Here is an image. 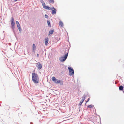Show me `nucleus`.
Returning <instances> with one entry per match:
<instances>
[{
    "mask_svg": "<svg viewBox=\"0 0 124 124\" xmlns=\"http://www.w3.org/2000/svg\"><path fill=\"white\" fill-rule=\"evenodd\" d=\"M32 79L33 82L38 84L39 81V78L38 75L35 73H33L32 75Z\"/></svg>",
    "mask_w": 124,
    "mask_h": 124,
    "instance_id": "nucleus-1",
    "label": "nucleus"
},
{
    "mask_svg": "<svg viewBox=\"0 0 124 124\" xmlns=\"http://www.w3.org/2000/svg\"><path fill=\"white\" fill-rule=\"evenodd\" d=\"M68 54V53H66L64 56L60 57L59 58L60 61L61 62H63L67 58Z\"/></svg>",
    "mask_w": 124,
    "mask_h": 124,
    "instance_id": "nucleus-2",
    "label": "nucleus"
},
{
    "mask_svg": "<svg viewBox=\"0 0 124 124\" xmlns=\"http://www.w3.org/2000/svg\"><path fill=\"white\" fill-rule=\"evenodd\" d=\"M69 70V74L70 75H73L74 73V71L72 68L70 67H68Z\"/></svg>",
    "mask_w": 124,
    "mask_h": 124,
    "instance_id": "nucleus-3",
    "label": "nucleus"
},
{
    "mask_svg": "<svg viewBox=\"0 0 124 124\" xmlns=\"http://www.w3.org/2000/svg\"><path fill=\"white\" fill-rule=\"evenodd\" d=\"M52 14L53 15L55 14L56 12V10L54 7L52 8Z\"/></svg>",
    "mask_w": 124,
    "mask_h": 124,
    "instance_id": "nucleus-4",
    "label": "nucleus"
},
{
    "mask_svg": "<svg viewBox=\"0 0 124 124\" xmlns=\"http://www.w3.org/2000/svg\"><path fill=\"white\" fill-rule=\"evenodd\" d=\"M11 25L12 27H14L15 23L14 20V18L12 17L11 20Z\"/></svg>",
    "mask_w": 124,
    "mask_h": 124,
    "instance_id": "nucleus-5",
    "label": "nucleus"
},
{
    "mask_svg": "<svg viewBox=\"0 0 124 124\" xmlns=\"http://www.w3.org/2000/svg\"><path fill=\"white\" fill-rule=\"evenodd\" d=\"M16 23L17 25V27L19 29V31H20L21 30V28L20 27V24L19 23V22L17 21H16Z\"/></svg>",
    "mask_w": 124,
    "mask_h": 124,
    "instance_id": "nucleus-6",
    "label": "nucleus"
},
{
    "mask_svg": "<svg viewBox=\"0 0 124 124\" xmlns=\"http://www.w3.org/2000/svg\"><path fill=\"white\" fill-rule=\"evenodd\" d=\"M49 39L48 38H46L45 39V43L46 45V46L48 44Z\"/></svg>",
    "mask_w": 124,
    "mask_h": 124,
    "instance_id": "nucleus-7",
    "label": "nucleus"
},
{
    "mask_svg": "<svg viewBox=\"0 0 124 124\" xmlns=\"http://www.w3.org/2000/svg\"><path fill=\"white\" fill-rule=\"evenodd\" d=\"M36 66L37 67H38V68L39 70L40 69L42 68V65L40 64H37Z\"/></svg>",
    "mask_w": 124,
    "mask_h": 124,
    "instance_id": "nucleus-8",
    "label": "nucleus"
},
{
    "mask_svg": "<svg viewBox=\"0 0 124 124\" xmlns=\"http://www.w3.org/2000/svg\"><path fill=\"white\" fill-rule=\"evenodd\" d=\"M54 31V30H50L49 31V34H48L49 36L50 35L52 34L53 33Z\"/></svg>",
    "mask_w": 124,
    "mask_h": 124,
    "instance_id": "nucleus-9",
    "label": "nucleus"
},
{
    "mask_svg": "<svg viewBox=\"0 0 124 124\" xmlns=\"http://www.w3.org/2000/svg\"><path fill=\"white\" fill-rule=\"evenodd\" d=\"M85 100V97L84 96L83 98H82V99L81 100V101L80 102L79 104L81 105L82 104V103Z\"/></svg>",
    "mask_w": 124,
    "mask_h": 124,
    "instance_id": "nucleus-10",
    "label": "nucleus"
},
{
    "mask_svg": "<svg viewBox=\"0 0 124 124\" xmlns=\"http://www.w3.org/2000/svg\"><path fill=\"white\" fill-rule=\"evenodd\" d=\"M36 47L35 45L34 44H33V46H32V49H33V51H34V52L35 51V49H36Z\"/></svg>",
    "mask_w": 124,
    "mask_h": 124,
    "instance_id": "nucleus-11",
    "label": "nucleus"
},
{
    "mask_svg": "<svg viewBox=\"0 0 124 124\" xmlns=\"http://www.w3.org/2000/svg\"><path fill=\"white\" fill-rule=\"evenodd\" d=\"M59 25L60 27H62L63 25V24L61 21H60L59 23Z\"/></svg>",
    "mask_w": 124,
    "mask_h": 124,
    "instance_id": "nucleus-12",
    "label": "nucleus"
},
{
    "mask_svg": "<svg viewBox=\"0 0 124 124\" xmlns=\"http://www.w3.org/2000/svg\"><path fill=\"white\" fill-rule=\"evenodd\" d=\"M47 23L48 24V25L49 27H51V24L50 22L49 21H47Z\"/></svg>",
    "mask_w": 124,
    "mask_h": 124,
    "instance_id": "nucleus-13",
    "label": "nucleus"
},
{
    "mask_svg": "<svg viewBox=\"0 0 124 124\" xmlns=\"http://www.w3.org/2000/svg\"><path fill=\"white\" fill-rule=\"evenodd\" d=\"M57 82H58V84L60 83H61V85H62L63 84V82L62 81L60 80H57Z\"/></svg>",
    "mask_w": 124,
    "mask_h": 124,
    "instance_id": "nucleus-14",
    "label": "nucleus"
},
{
    "mask_svg": "<svg viewBox=\"0 0 124 124\" xmlns=\"http://www.w3.org/2000/svg\"><path fill=\"white\" fill-rule=\"evenodd\" d=\"M123 86L122 85H121L119 87V89L120 90H123Z\"/></svg>",
    "mask_w": 124,
    "mask_h": 124,
    "instance_id": "nucleus-15",
    "label": "nucleus"
},
{
    "mask_svg": "<svg viewBox=\"0 0 124 124\" xmlns=\"http://www.w3.org/2000/svg\"><path fill=\"white\" fill-rule=\"evenodd\" d=\"M93 107H94V106L92 105H88L87 106L88 108H93Z\"/></svg>",
    "mask_w": 124,
    "mask_h": 124,
    "instance_id": "nucleus-16",
    "label": "nucleus"
},
{
    "mask_svg": "<svg viewBox=\"0 0 124 124\" xmlns=\"http://www.w3.org/2000/svg\"><path fill=\"white\" fill-rule=\"evenodd\" d=\"M56 79L54 77H53L52 78V80L54 82L55 80Z\"/></svg>",
    "mask_w": 124,
    "mask_h": 124,
    "instance_id": "nucleus-17",
    "label": "nucleus"
},
{
    "mask_svg": "<svg viewBox=\"0 0 124 124\" xmlns=\"http://www.w3.org/2000/svg\"><path fill=\"white\" fill-rule=\"evenodd\" d=\"M49 1L51 3L53 4L54 2V0H49Z\"/></svg>",
    "mask_w": 124,
    "mask_h": 124,
    "instance_id": "nucleus-18",
    "label": "nucleus"
},
{
    "mask_svg": "<svg viewBox=\"0 0 124 124\" xmlns=\"http://www.w3.org/2000/svg\"><path fill=\"white\" fill-rule=\"evenodd\" d=\"M48 7V6H45L44 7V8L46 9H47Z\"/></svg>",
    "mask_w": 124,
    "mask_h": 124,
    "instance_id": "nucleus-19",
    "label": "nucleus"
},
{
    "mask_svg": "<svg viewBox=\"0 0 124 124\" xmlns=\"http://www.w3.org/2000/svg\"><path fill=\"white\" fill-rule=\"evenodd\" d=\"M57 80H58L57 79H56L55 80L54 82L56 84H58V82H57Z\"/></svg>",
    "mask_w": 124,
    "mask_h": 124,
    "instance_id": "nucleus-20",
    "label": "nucleus"
},
{
    "mask_svg": "<svg viewBox=\"0 0 124 124\" xmlns=\"http://www.w3.org/2000/svg\"><path fill=\"white\" fill-rule=\"evenodd\" d=\"M42 5H43V8H44V7L45 6H46L45 4L44 3L42 4Z\"/></svg>",
    "mask_w": 124,
    "mask_h": 124,
    "instance_id": "nucleus-21",
    "label": "nucleus"
},
{
    "mask_svg": "<svg viewBox=\"0 0 124 124\" xmlns=\"http://www.w3.org/2000/svg\"><path fill=\"white\" fill-rule=\"evenodd\" d=\"M47 9L52 10V8L48 6Z\"/></svg>",
    "mask_w": 124,
    "mask_h": 124,
    "instance_id": "nucleus-22",
    "label": "nucleus"
},
{
    "mask_svg": "<svg viewBox=\"0 0 124 124\" xmlns=\"http://www.w3.org/2000/svg\"><path fill=\"white\" fill-rule=\"evenodd\" d=\"M45 18H47L48 17V16L47 15H45Z\"/></svg>",
    "mask_w": 124,
    "mask_h": 124,
    "instance_id": "nucleus-23",
    "label": "nucleus"
},
{
    "mask_svg": "<svg viewBox=\"0 0 124 124\" xmlns=\"http://www.w3.org/2000/svg\"><path fill=\"white\" fill-rule=\"evenodd\" d=\"M90 98H88V100L86 102V103H87V102L89 101L90 100Z\"/></svg>",
    "mask_w": 124,
    "mask_h": 124,
    "instance_id": "nucleus-24",
    "label": "nucleus"
},
{
    "mask_svg": "<svg viewBox=\"0 0 124 124\" xmlns=\"http://www.w3.org/2000/svg\"><path fill=\"white\" fill-rule=\"evenodd\" d=\"M37 56L38 57L39 56V54H37Z\"/></svg>",
    "mask_w": 124,
    "mask_h": 124,
    "instance_id": "nucleus-25",
    "label": "nucleus"
},
{
    "mask_svg": "<svg viewBox=\"0 0 124 124\" xmlns=\"http://www.w3.org/2000/svg\"><path fill=\"white\" fill-rule=\"evenodd\" d=\"M15 0V1H16L17 0Z\"/></svg>",
    "mask_w": 124,
    "mask_h": 124,
    "instance_id": "nucleus-26",
    "label": "nucleus"
}]
</instances>
